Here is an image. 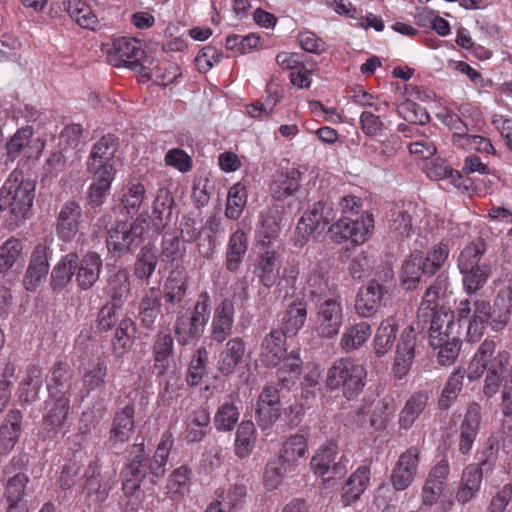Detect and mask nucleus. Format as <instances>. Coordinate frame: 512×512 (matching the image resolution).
<instances>
[{
  "label": "nucleus",
  "mask_w": 512,
  "mask_h": 512,
  "mask_svg": "<svg viewBox=\"0 0 512 512\" xmlns=\"http://www.w3.org/2000/svg\"><path fill=\"white\" fill-rule=\"evenodd\" d=\"M450 466L447 459H441L428 472L421 490L423 507L435 505L447 488Z\"/></svg>",
  "instance_id": "f8f14e48"
},
{
  "label": "nucleus",
  "mask_w": 512,
  "mask_h": 512,
  "mask_svg": "<svg viewBox=\"0 0 512 512\" xmlns=\"http://www.w3.org/2000/svg\"><path fill=\"white\" fill-rule=\"evenodd\" d=\"M146 195L145 186L138 181H130L124 188L121 203L128 212H136L139 210Z\"/></svg>",
  "instance_id": "774afa93"
},
{
  "label": "nucleus",
  "mask_w": 512,
  "mask_h": 512,
  "mask_svg": "<svg viewBox=\"0 0 512 512\" xmlns=\"http://www.w3.org/2000/svg\"><path fill=\"white\" fill-rule=\"evenodd\" d=\"M248 479L239 477L236 482L219 488L216 491V500L221 501L228 511H236L241 509L248 498Z\"/></svg>",
  "instance_id": "c85d7f7f"
},
{
  "label": "nucleus",
  "mask_w": 512,
  "mask_h": 512,
  "mask_svg": "<svg viewBox=\"0 0 512 512\" xmlns=\"http://www.w3.org/2000/svg\"><path fill=\"white\" fill-rule=\"evenodd\" d=\"M135 410L132 405H126L115 413L109 433V442L115 444L128 441L134 431Z\"/></svg>",
  "instance_id": "f704fd0d"
},
{
  "label": "nucleus",
  "mask_w": 512,
  "mask_h": 512,
  "mask_svg": "<svg viewBox=\"0 0 512 512\" xmlns=\"http://www.w3.org/2000/svg\"><path fill=\"white\" fill-rule=\"evenodd\" d=\"M149 231L147 216L140 214L133 222L121 221L109 231L106 239L107 248L117 256H122L138 247Z\"/></svg>",
  "instance_id": "0eeeda50"
},
{
  "label": "nucleus",
  "mask_w": 512,
  "mask_h": 512,
  "mask_svg": "<svg viewBox=\"0 0 512 512\" xmlns=\"http://www.w3.org/2000/svg\"><path fill=\"white\" fill-rule=\"evenodd\" d=\"M325 203L315 202L300 218L297 223L294 235V244L302 247L309 240L310 236L319 227L322 221H329L328 213L325 214Z\"/></svg>",
  "instance_id": "f3484780"
},
{
  "label": "nucleus",
  "mask_w": 512,
  "mask_h": 512,
  "mask_svg": "<svg viewBox=\"0 0 512 512\" xmlns=\"http://www.w3.org/2000/svg\"><path fill=\"white\" fill-rule=\"evenodd\" d=\"M307 450V441L303 435L295 434L290 436L284 443L280 450V455L277 459L288 464V467L295 470V463L298 459L303 458Z\"/></svg>",
  "instance_id": "603ef678"
},
{
  "label": "nucleus",
  "mask_w": 512,
  "mask_h": 512,
  "mask_svg": "<svg viewBox=\"0 0 512 512\" xmlns=\"http://www.w3.org/2000/svg\"><path fill=\"white\" fill-rule=\"evenodd\" d=\"M419 456V449L414 446L399 455L390 476L396 491H404L413 483L418 472Z\"/></svg>",
  "instance_id": "ddd939ff"
},
{
  "label": "nucleus",
  "mask_w": 512,
  "mask_h": 512,
  "mask_svg": "<svg viewBox=\"0 0 512 512\" xmlns=\"http://www.w3.org/2000/svg\"><path fill=\"white\" fill-rule=\"evenodd\" d=\"M286 337L281 330H272L266 334L260 345V361L266 367H276L282 361L283 365L277 370V379L284 388L294 385L302 373V360L297 351L286 355Z\"/></svg>",
  "instance_id": "f03ea898"
},
{
  "label": "nucleus",
  "mask_w": 512,
  "mask_h": 512,
  "mask_svg": "<svg viewBox=\"0 0 512 512\" xmlns=\"http://www.w3.org/2000/svg\"><path fill=\"white\" fill-rule=\"evenodd\" d=\"M22 431V414L17 409L10 410L0 426V455L9 454L19 440Z\"/></svg>",
  "instance_id": "bb28decb"
},
{
  "label": "nucleus",
  "mask_w": 512,
  "mask_h": 512,
  "mask_svg": "<svg viewBox=\"0 0 512 512\" xmlns=\"http://www.w3.org/2000/svg\"><path fill=\"white\" fill-rule=\"evenodd\" d=\"M344 322V309L340 297L327 298L316 307L313 331L321 339H334Z\"/></svg>",
  "instance_id": "6e6552de"
},
{
  "label": "nucleus",
  "mask_w": 512,
  "mask_h": 512,
  "mask_svg": "<svg viewBox=\"0 0 512 512\" xmlns=\"http://www.w3.org/2000/svg\"><path fill=\"white\" fill-rule=\"evenodd\" d=\"M160 299L155 289H149L143 296L139 305V319L141 323L150 328L160 312Z\"/></svg>",
  "instance_id": "0e129e2a"
},
{
  "label": "nucleus",
  "mask_w": 512,
  "mask_h": 512,
  "mask_svg": "<svg viewBox=\"0 0 512 512\" xmlns=\"http://www.w3.org/2000/svg\"><path fill=\"white\" fill-rule=\"evenodd\" d=\"M398 328L399 320L395 315L381 321L373 339L374 352L377 356H383L391 349Z\"/></svg>",
  "instance_id": "58836bf2"
},
{
  "label": "nucleus",
  "mask_w": 512,
  "mask_h": 512,
  "mask_svg": "<svg viewBox=\"0 0 512 512\" xmlns=\"http://www.w3.org/2000/svg\"><path fill=\"white\" fill-rule=\"evenodd\" d=\"M173 197L167 190H160L154 200L152 214L147 216L149 230L155 233H161L170 223L172 216Z\"/></svg>",
  "instance_id": "393cba45"
},
{
  "label": "nucleus",
  "mask_w": 512,
  "mask_h": 512,
  "mask_svg": "<svg viewBox=\"0 0 512 512\" xmlns=\"http://www.w3.org/2000/svg\"><path fill=\"white\" fill-rule=\"evenodd\" d=\"M371 333V325L368 322L354 323L348 326L341 335L340 347L345 352L357 350L367 342Z\"/></svg>",
  "instance_id": "ea45409f"
},
{
  "label": "nucleus",
  "mask_w": 512,
  "mask_h": 512,
  "mask_svg": "<svg viewBox=\"0 0 512 512\" xmlns=\"http://www.w3.org/2000/svg\"><path fill=\"white\" fill-rule=\"evenodd\" d=\"M429 394L425 391L413 393L399 413L398 423L403 429H410L428 406Z\"/></svg>",
  "instance_id": "e433bc0d"
},
{
  "label": "nucleus",
  "mask_w": 512,
  "mask_h": 512,
  "mask_svg": "<svg viewBox=\"0 0 512 512\" xmlns=\"http://www.w3.org/2000/svg\"><path fill=\"white\" fill-rule=\"evenodd\" d=\"M281 261L279 254L274 250L263 252L256 264L255 272L262 285L272 287L278 279Z\"/></svg>",
  "instance_id": "4c0bfd02"
},
{
  "label": "nucleus",
  "mask_w": 512,
  "mask_h": 512,
  "mask_svg": "<svg viewBox=\"0 0 512 512\" xmlns=\"http://www.w3.org/2000/svg\"><path fill=\"white\" fill-rule=\"evenodd\" d=\"M116 151L117 142L113 135L101 137L90 151L86 162L87 173L115 174L113 159Z\"/></svg>",
  "instance_id": "9b49d317"
},
{
  "label": "nucleus",
  "mask_w": 512,
  "mask_h": 512,
  "mask_svg": "<svg viewBox=\"0 0 512 512\" xmlns=\"http://www.w3.org/2000/svg\"><path fill=\"white\" fill-rule=\"evenodd\" d=\"M280 397L276 387L265 386L259 395L257 401V422L262 430H266L280 416Z\"/></svg>",
  "instance_id": "a211bd4d"
},
{
  "label": "nucleus",
  "mask_w": 512,
  "mask_h": 512,
  "mask_svg": "<svg viewBox=\"0 0 512 512\" xmlns=\"http://www.w3.org/2000/svg\"><path fill=\"white\" fill-rule=\"evenodd\" d=\"M370 475V468L362 465L349 476L341 491V501L344 506H349L360 499L369 485Z\"/></svg>",
  "instance_id": "cd10ccee"
},
{
  "label": "nucleus",
  "mask_w": 512,
  "mask_h": 512,
  "mask_svg": "<svg viewBox=\"0 0 512 512\" xmlns=\"http://www.w3.org/2000/svg\"><path fill=\"white\" fill-rule=\"evenodd\" d=\"M245 354V342L240 337H234L227 341L220 352L218 370L224 376L232 375L236 367L241 363Z\"/></svg>",
  "instance_id": "473e14b6"
},
{
  "label": "nucleus",
  "mask_w": 512,
  "mask_h": 512,
  "mask_svg": "<svg viewBox=\"0 0 512 512\" xmlns=\"http://www.w3.org/2000/svg\"><path fill=\"white\" fill-rule=\"evenodd\" d=\"M348 464L349 459L338 454L337 444L331 440L320 446L310 462L316 475H331L333 478H341L347 472Z\"/></svg>",
  "instance_id": "9d476101"
},
{
  "label": "nucleus",
  "mask_w": 512,
  "mask_h": 512,
  "mask_svg": "<svg viewBox=\"0 0 512 512\" xmlns=\"http://www.w3.org/2000/svg\"><path fill=\"white\" fill-rule=\"evenodd\" d=\"M283 207L274 205L261 212L256 229V237L263 246L275 239L281 229Z\"/></svg>",
  "instance_id": "4be33fe9"
},
{
  "label": "nucleus",
  "mask_w": 512,
  "mask_h": 512,
  "mask_svg": "<svg viewBox=\"0 0 512 512\" xmlns=\"http://www.w3.org/2000/svg\"><path fill=\"white\" fill-rule=\"evenodd\" d=\"M210 423V414L203 408L195 409L185 420V438L188 442H200L206 436Z\"/></svg>",
  "instance_id": "37998d69"
},
{
  "label": "nucleus",
  "mask_w": 512,
  "mask_h": 512,
  "mask_svg": "<svg viewBox=\"0 0 512 512\" xmlns=\"http://www.w3.org/2000/svg\"><path fill=\"white\" fill-rule=\"evenodd\" d=\"M127 269H119L108 278L107 294L114 304L120 305L130 295V280Z\"/></svg>",
  "instance_id": "8fccbe9b"
},
{
  "label": "nucleus",
  "mask_w": 512,
  "mask_h": 512,
  "mask_svg": "<svg viewBox=\"0 0 512 512\" xmlns=\"http://www.w3.org/2000/svg\"><path fill=\"white\" fill-rule=\"evenodd\" d=\"M486 252V244L482 239H477L466 245L457 258L459 271L481 266V260Z\"/></svg>",
  "instance_id": "13d9d810"
},
{
  "label": "nucleus",
  "mask_w": 512,
  "mask_h": 512,
  "mask_svg": "<svg viewBox=\"0 0 512 512\" xmlns=\"http://www.w3.org/2000/svg\"><path fill=\"white\" fill-rule=\"evenodd\" d=\"M49 270L48 248L43 244L35 246L27 271L24 276V286L28 291H35L46 279Z\"/></svg>",
  "instance_id": "6ab92c4d"
},
{
  "label": "nucleus",
  "mask_w": 512,
  "mask_h": 512,
  "mask_svg": "<svg viewBox=\"0 0 512 512\" xmlns=\"http://www.w3.org/2000/svg\"><path fill=\"white\" fill-rule=\"evenodd\" d=\"M440 287L438 284L431 285L424 293L420 303L417 315L418 328L424 329L428 324L432 323L436 314L440 312H452L444 307L439 308Z\"/></svg>",
  "instance_id": "c9c22d12"
},
{
  "label": "nucleus",
  "mask_w": 512,
  "mask_h": 512,
  "mask_svg": "<svg viewBox=\"0 0 512 512\" xmlns=\"http://www.w3.org/2000/svg\"><path fill=\"white\" fill-rule=\"evenodd\" d=\"M429 329V342L433 349L438 350V360L442 365H451L457 359L461 341L454 334V313L440 312L432 320Z\"/></svg>",
  "instance_id": "39448f33"
},
{
  "label": "nucleus",
  "mask_w": 512,
  "mask_h": 512,
  "mask_svg": "<svg viewBox=\"0 0 512 512\" xmlns=\"http://www.w3.org/2000/svg\"><path fill=\"white\" fill-rule=\"evenodd\" d=\"M85 478L88 494L94 495L99 502L105 501L115 483L114 473L101 474L98 464L91 462L85 471Z\"/></svg>",
  "instance_id": "a878e982"
},
{
  "label": "nucleus",
  "mask_w": 512,
  "mask_h": 512,
  "mask_svg": "<svg viewBox=\"0 0 512 512\" xmlns=\"http://www.w3.org/2000/svg\"><path fill=\"white\" fill-rule=\"evenodd\" d=\"M460 273L462 275L464 291L472 295L486 285L492 274V268L490 264L482 263V265L478 267L460 270Z\"/></svg>",
  "instance_id": "09e8293b"
},
{
  "label": "nucleus",
  "mask_w": 512,
  "mask_h": 512,
  "mask_svg": "<svg viewBox=\"0 0 512 512\" xmlns=\"http://www.w3.org/2000/svg\"><path fill=\"white\" fill-rule=\"evenodd\" d=\"M300 181L301 173L296 168L280 174L270 186L273 198L282 201L293 196L300 187Z\"/></svg>",
  "instance_id": "79ce46f5"
},
{
  "label": "nucleus",
  "mask_w": 512,
  "mask_h": 512,
  "mask_svg": "<svg viewBox=\"0 0 512 512\" xmlns=\"http://www.w3.org/2000/svg\"><path fill=\"white\" fill-rule=\"evenodd\" d=\"M115 53L123 66L131 64L133 60L141 59L144 51L142 44L135 38L121 37L114 41Z\"/></svg>",
  "instance_id": "4d7b16f0"
},
{
  "label": "nucleus",
  "mask_w": 512,
  "mask_h": 512,
  "mask_svg": "<svg viewBox=\"0 0 512 512\" xmlns=\"http://www.w3.org/2000/svg\"><path fill=\"white\" fill-rule=\"evenodd\" d=\"M70 407V399H55L53 406L43 418V428L48 433L58 432L64 425Z\"/></svg>",
  "instance_id": "864d4df0"
},
{
  "label": "nucleus",
  "mask_w": 512,
  "mask_h": 512,
  "mask_svg": "<svg viewBox=\"0 0 512 512\" xmlns=\"http://www.w3.org/2000/svg\"><path fill=\"white\" fill-rule=\"evenodd\" d=\"M173 352V338L168 334L158 335L153 345L154 368L159 375H163Z\"/></svg>",
  "instance_id": "bf43d9fd"
},
{
  "label": "nucleus",
  "mask_w": 512,
  "mask_h": 512,
  "mask_svg": "<svg viewBox=\"0 0 512 512\" xmlns=\"http://www.w3.org/2000/svg\"><path fill=\"white\" fill-rule=\"evenodd\" d=\"M63 6L80 27L93 30L98 25V17L83 0H65Z\"/></svg>",
  "instance_id": "a18cd8bd"
},
{
  "label": "nucleus",
  "mask_w": 512,
  "mask_h": 512,
  "mask_svg": "<svg viewBox=\"0 0 512 512\" xmlns=\"http://www.w3.org/2000/svg\"><path fill=\"white\" fill-rule=\"evenodd\" d=\"M464 372L457 369L449 376L438 400V406L441 410L449 409L456 401L463 387Z\"/></svg>",
  "instance_id": "052dcab7"
},
{
  "label": "nucleus",
  "mask_w": 512,
  "mask_h": 512,
  "mask_svg": "<svg viewBox=\"0 0 512 512\" xmlns=\"http://www.w3.org/2000/svg\"><path fill=\"white\" fill-rule=\"evenodd\" d=\"M189 276L183 268L173 269L164 285L163 298L171 306H180L188 289Z\"/></svg>",
  "instance_id": "2f4dec72"
},
{
  "label": "nucleus",
  "mask_w": 512,
  "mask_h": 512,
  "mask_svg": "<svg viewBox=\"0 0 512 512\" xmlns=\"http://www.w3.org/2000/svg\"><path fill=\"white\" fill-rule=\"evenodd\" d=\"M158 264L157 249L152 244L143 246L134 263V275L141 280H148Z\"/></svg>",
  "instance_id": "3c124183"
},
{
  "label": "nucleus",
  "mask_w": 512,
  "mask_h": 512,
  "mask_svg": "<svg viewBox=\"0 0 512 512\" xmlns=\"http://www.w3.org/2000/svg\"><path fill=\"white\" fill-rule=\"evenodd\" d=\"M256 428L251 420H243L236 431L235 453L240 458L247 457L255 445Z\"/></svg>",
  "instance_id": "6e6d98bb"
},
{
  "label": "nucleus",
  "mask_w": 512,
  "mask_h": 512,
  "mask_svg": "<svg viewBox=\"0 0 512 512\" xmlns=\"http://www.w3.org/2000/svg\"><path fill=\"white\" fill-rule=\"evenodd\" d=\"M72 370L67 363L54 364L46 377L47 390L54 399L70 397L72 387Z\"/></svg>",
  "instance_id": "aec40b11"
},
{
  "label": "nucleus",
  "mask_w": 512,
  "mask_h": 512,
  "mask_svg": "<svg viewBox=\"0 0 512 512\" xmlns=\"http://www.w3.org/2000/svg\"><path fill=\"white\" fill-rule=\"evenodd\" d=\"M210 302L209 293L203 291L198 295L190 314L183 310V306L177 311L174 332L180 345H187L202 336L210 318Z\"/></svg>",
  "instance_id": "423d86ee"
},
{
  "label": "nucleus",
  "mask_w": 512,
  "mask_h": 512,
  "mask_svg": "<svg viewBox=\"0 0 512 512\" xmlns=\"http://www.w3.org/2000/svg\"><path fill=\"white\" fill-rule=\"evenodd\" d=\"M481 410L479 403H470L460 424L458 449L463 455L469 454L478 435L482 420Z\"/></svg>",
  "instance_id": "2eb2a0df"
},
{
  "label": "nucleus",
  "mask_w": 512,
  "mask_h": 512,
  "mask_svg": "<svg viewBox=\"0 0 512 512\" xmlns=\"http://www.w3.org/2000/svg\"><path fill=\"white\" fill-rule=\"evenodd\" d=\"M413 207L397 206L391 209L388 219L390 234L399 240L409 238L413 233Z\"/></svg>",
  "instance_id": "72a5a7b5"
},
{
  "label": "nucleus",
  "mask_w": 512,
  "mask_h": 512,
  "mask_svg": "<svg viewBox=\"0 0 512 512\" xmlns=\"http://www.w3.org/2000/svg\"><path fill=\"white\" fill-rule=\"evenodd\" d=\"M82 210L80 205L74 201H67L60 209L57 218V235L63 241H71L79 230Z\"/></svg>",
  "instance_id": "412c9836"
},
{
  "label": "nucleus",
  "mask_w": 512,
  "mask_h": 512,
  "mask_svg": "<svg viewBox=\"0 0 512 512\" xmlns=\"http://www.w3.org/2000/svg\"><path fill=\"white\" fill-rule=\"evenodd\" d=\"M416 332L413 325L404 329L397 344L393 365L395 376L402 379L409 372L415 357Z\"/></svg>",
  "instance_id": "dca6fc26"
},
{
  "label": "nucleus",
  "mask_w": 512,
  "mask_h": 512,
  "mask_svg": "<svg viewBox=\"0 0 512 512\" xmlns=\"http://www.w3.org/2000/svg\"><path fill=\"white\" fill-rule=\"evenodd\" d=\"M307 318V308L302 302L292 303L284 318H283V332L286 335H296L303 327Z\"/></svg>",
  "instance_id": "69168bd1"
},
{
  "label": "nucleus",
  "mask_w": 512,
  "mask_h": 512,
  "mask_svg": "<svg viewBox=\"0 0 512 512\" xmlns=\"http://www.w3.org/2000/svg\"><path fill=\"white\" fill-rule=\"evenodd\" d=\"M234 304L226 298L215 308L211 322V338L216 342L225 341L232 332Z\"/></svg>",
  "instance_id": "5701e85b"
},
{
  "label": "nucleus",
  "mask_w": 512,
  "mask_h": 512,
  "mask_svg": "<svg viewBox=\"0 0 512 512\" xmlns=\"http://www.w3.org/2000/svg\"><path fill=\"white\" fill-rule=\"evenodd\" d=\"M511 359L510 352L503 349L496 352V342L486 338L478 347L469 365L467 377L474 381L482 377L483 395L490 399L494 397L504 384V373Z\"/></svg>",
  "instance_id": "f257e3e1"
},
{
  "label": "nucleus",
  "mask_w": 512,
  "mask_h": 512,
  "mask_svg": "<svg viewBox=\"0 0 512 512\" xmlns=\"http://www.w3.org/2000/svg\"><path fill=\"white\" fill-rule=\"evenodd\" d=\"M374 219L371 214L365 213L356 218L344 215L330 229V237L336 242L350 240L354 244L364 243L372 233Z\"/></svg>",
  "instance_id": "1a4fd4ad"
},
{
  "label": "nucleus",
  "mask_w": 512,
  "mask_h": 512,
  "mask_svg": "<svg viewBox=\"0 0 512 512\" xmlns=\"http://www.w3.org/2000/svg\"><path fill=\"white\" fill-rule=\"evenodd\" d=\"M247 188L241 183H235L230 187L227 195L225 216L231 220H237L247 204Z\"/></svg>",
  "instance_id": "5fc2aeb1"
},
{
  "label": "nucleus",
  "mask_w": 512,
  "mask_h": 512,
  "mask_svg": "<svg viewBox=\"0 0 512 512\" xmlns=\"http://www.w3.org/2000/svg\"><path fill=\"white\" fill-rule=\"evenodd\" d=\"M173 436L170 432H165L161 436L160 442L154 452L152 458L147 459L146 469L148 474L152 477V482L156 483L162 479L166 473V464L170 451L173 447Z\"/></svg>",
  "instance_id": "c756f323"
},
{
  "label": "nucleus",
  "mask_w": 512,
  "mask_h": 512,
  "mask_svg": "<svg viewBox=\"0 0 512 512\" xmlns=\"http://www.w3.org/2000/svg\"><path fill=\"white\" fill-rule=\"evenodd\" d=\"M398 142V137L396 136H391L383 141L365 142L363 153L371 161L385 163L396 154Z\"/></svg>",
  "instance_id": "de8ad7c7"
},
{
  "label": "nucleus",
  "mask_w": 512,
  "mask_h": 512,
  "mask_svg": "<svg viewBox=\"0 0 512 512\" xmlns=\"http://www.w3.org/2000/svg\"><path fill=\"white\" fill-rule=\"evenodd\" d=\"M42 386V371L39 367L33 366L27 371L26 377L20 384V399L26 403H32L38 399Z\"/></svg>",
  "instance_id": "680f3d73"
},
{
  "label": "nucleus",
  "mask_w": 512,
  "mask_h": 512,
  "mask_svg": "<svg viewBox=\"0 0 512 512\" xmlns=\"http://www.w3.org/2000/svg\"><path fill=\"white\" fill-rule=\"evenodd\" d=\"M92 182L88 188L87 201L93 208L100 207L106 200L110 191L115 174L88 173Z\"/></svg>",
  "instance_id": "49530a36"
},
{
  "label": "nucleus",
  "mask_w": 512,
  "mask_h": 512,
  "mask_svg": "<svg viewBox=\"0 0 512 512\" xmlns=\"http://www.w3.org/2000/svg\"><path fill=\"white\" fill-rule=\"evenodd\" d=\"M450 250L447 244L438 243L432 247L426 256L422 255V272L428 276L439 271L448 259Z\"/></svg>",
  "instance_id": "338daca9"
},
{
  "label": "nucleus",
  "mask_w": 512,
  "mask_h": 512,
  "mask_svg": "<svg viewBox=\"0 0 512 512\" xmlns=\"http://www.w3.org/2000/svg\"><path fill=\"white\" fill-rule=\"evenodd\" d=\"M102 259L96 252L86 253L80 260H77L75 280L78 287L88 290L99 279L102 270Z\"/></svg>",
  "instance_id": "b1692460"
},
{
  "label": "nucleus",
  "mask_w": 512,
  "mask_h": 512,
  "mask_svg": "<svg viewBox=\"0 0 512 512\" xmlns=\"http://www.w3.org/2000/svg\"><path fill=\"white\" fill-rule=\"evenodd\" d=\"M367 376L363 365L350 357L337 359L327 371L326 386L331 390L340 389L344 397L351 400L358 396L365 386Z\"/></svg>",
  "instance_id": "20e7f679"
},
{
  "label": "nucleus",
  "mask_w": 512,
  "mask_h": 512,
  "mask_svg": "<svg viewBox=\"0 0 512 512\" xmlns=\"http://www.w3.org/2000/svg\"><path fill=\"white\" fill-rule=\"evenodd\" d=\"M248 248L246 233L238 229L233 232L228 240L226 251V268L230 272L239 269Z\"/></svg>",
  "instance_id": "a19ab883"
},
{
  "label": "nucleus",
  "mask_w": 512,
  "mask_h": 512,
  "mask_svg": "<svg viewBox=\"0 0 512 512\" xmlns=\"http://www.w3.org/2000/svg\"><path fill=\"white\" fill-rule=\"evenodd\" d=\"M78 254L70 252L63 256L51 273V286L53 290H62L75 275Z\"/></svg>",
  "instance_id": "c03bdc74"
},
{
  "label": "nucleus",
  "mask_w": 512,
  "mask_h": 512,
  "mask_svg": "<svg viewBox=\"0 0 512 512\" xmlns=\"http://www.w3.org/2000/svg\"><path fill=\"white\" fill-rule=\"evenodd\" d=\"M386 293L385 288L376 280H370L361 287L355 298V312L361 318H371L376 315L382 299Z\"/></svg>",
  "instance_id": "4468645a"
},
{
  "label": "nucleus",
  "mask_w": 512,
  "mask_h": 512,
  "mask_svg": "<svg viewBox=\"0 0 512 512\" xmlns=\"http://www.w3.org/2000/svg\"><path fill=\"white\" fill-rule=\"evenodd\" d=\"M35 184L26 179L19 181L9 177L0 189V212L8 211V226L12 229L19 226L29 216L34 200Z\"/></svg>",
  "instance_id": "7ed1b4c3"
},
{
  "label": "nucleus",
  "mask_w": 512,
  "mask_h": 512,
  "mask_svg": "<svg viewBox=\"0 0 512 512\" xmlns=\"http://www.w3.org/2000/svg\"><path fill=\"white\" fill-rule=\"evenodd\" d=\"M135 334L134 322L130 318L122 319L112 341L115 354L120 357L131 347Z\"/></svg>",
  "instance_id": "e2e57ef3"
},
{
  "label": "nucleus",
  "mask_w": 512,
  "mask_h": 512,
  "mask_svg": "<svg viewBox=\"0 0 512 512\" xmlns=\"http://www.w3.org/2000/svg\"><path fill=\"white\" fill-rule=\"evenodd\" d=\"M483 474L475 464H469L462 472L459 487L455 494L458 503L465 505L475 499L480 491Z\"/></svg>",
  "instance_id": "7c9ffc66"
}]
</instances>
